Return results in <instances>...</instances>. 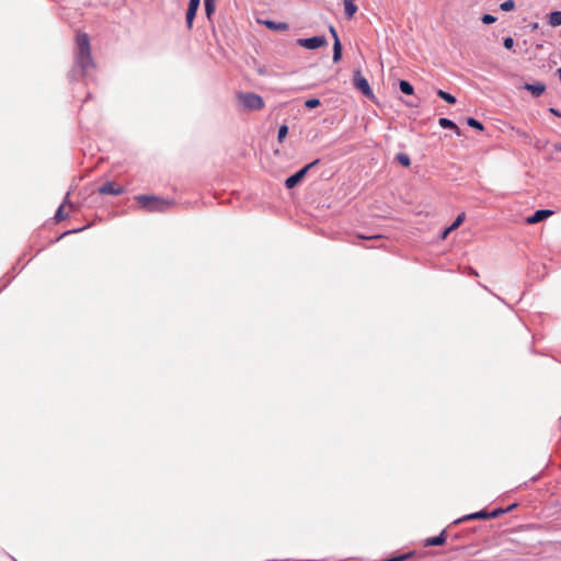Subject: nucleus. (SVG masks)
Segmentation results:
<instances>
[{
  "label": "nucleus",
  "mask_w": 561,
  "mask_h": 561,
  "mask_svg": "<svg viewBox=\"0 0 561 561\" xmlns=\"http://www.w3.org/2000/svg\"><path fill=\"white\" fill-rule=\"evenodd\" d=\"M515 506H516V504H512V505L507 508V511H510V510L514 508Z\"/></svg>",
  "instance_id": "obj_37"
},
{
  "label": "nucleus",
  "mask_w": 561,
  "mask_h": 561,
  "mask_svg": "<svg viewBox=\"0 0 561 561\" xmlns=\"http://www.w3.org/2000/svg\"><path fill=\"white\" fill-rule=\"evenodd\" d=\"M66 204H70L69 193H67L64 203L58 207V209H57V211L55 214V218H56L57 221H60V220L66 218V215H64V207H65Z\"/></svg>",
  "instance_id": "obj_19"
},
{
  "label": "nucleus",
  "mask_w": 561,
  "mask_h": 561,
  "mask_svg": "<svg viewBox=\"0 0 561 561\" xmlns=\"http://www.w3.org/2000/svg\"><path fill=\"white\" fill-rule=\"evenodd\" d=\"M488 513L485 511H479L476 513L467 514L462 517H459L455 520V524L461 523L463 520H470V519H486Z\"/></svg>",
  "instance_id": "obj_11"
},
{
  "label": "nucleus",
  "mask_w": 561,
  "mask_h": 561,
  "mask_svg": "<svg viewBox=\"0 0 561 561\" xmlns=\"http://www.w3.org/2000/svg\"><path fill=\"white\" fill-rule=\"evenodd\" d=\"M505 511L504 510H494L492 511L491 513H488V518H494V517H497L500 514H503Z\"/></svg>",
  "instance_id": "obj_31"
},
{
  "label": "nucleus",
  "mask_w": 561,
  "mask_h": 561,
  "mask_svg": "<svg viewBox=\"0 0 561 561\" xmlns=\"http://www.w3.org/2000/svg\"><path fill=\"white\" fill-rule=\"evenodd\" d=\"M140 208L148 213H162L174 205V201L156 195L141 194L135 197Z\"/></svg>",
  "instance_id": "obj_2"
},
{
  "label": "nucleus",
  "mask_w": 561,
  "mask_h": 561,
  "mask_svg": "<svg viewBox=\"0 0 561 561\" xmlns=\"http://www.w3.org/2000/svg\"><path fill=\"white\" fill-rule=\"evenodd\" d=\"M503 45L506 49H512L514 46V38L512 36H507L503 39Z\"/></svg>",
  "instance_id": "obj_29"
},
{
  "label": "nucleus",
  "mask_w": 561,
  "mask_h": 561,
  "mask_svg": "<svg viewBox=\"0 0 561 561\" xmlns=\"http://www.w3.org/2000/svg\"><path fill=\"white\" fill-rule=\"evenodd\" d=\"M319 161H320L319 159H316L314 161H312L311 163L307 164L306 167H304L302 169H300L299 171H297L293 175L288 176L286 179V181H285V186L287 188H293L294 186H296L302 180V178L306 175V173L311 168L317 165L319 163Z\"/></svg>",
  "instance_id": "obj_6"
},
{
  "label": "nucleus",
  "mask_w": 561,
  "mask_h": 561,
  "mask_svg": "<svg viewBox=\"0 0 561 561\" xmlns=\"http://www.w3.org/2000/svg\"><path fill=\"white\" fill-rule=\"evenodd\" d=\"M553 215V210H550V209H538L536 210L531 216H529L526 221L527 224H537L541 220H543L545 218L549 217Z\"/></svg>",
  "instance_id": "obj_9"
},
{
  "label": "nucleus",
  "mask_w": 561,
  "mask_h": 561,
  "mask_svg": "<svg viewBox=\"0 0 561 561\" xmlns=\"http://www.w3.org/2000/svg\"><path fill=\"white\" fill-rule=\"evenodd\" d=\"M465 218H466L465 213L459 214V215L457 216V218L455 219V221L450 225V229H454V230H455L456 228H458V227L462 224V221L465 220Z\"/></svg>",
  "instance_id": "obj_27"
},
{
  "label": "nucleus",
  "mask_w": 561,
  "mask_h": 561,
  "mask_svg": "<svg viewBox=\"0 0 561 561\" xmlns=\"http://www.w3.org/2000/svg\"><path fill=\"white\" fill-rule=\"evenodd\" d=\"M438 125L443 128H450L454 129L459 135V128L458 126L449 118L442 117L438 119Z\"/></svg>",
  "instance_id": "obj_17"
},
{
  "label": "nucleus",
  "mask_w": 561,
  "mask_h": 561,
  "mask_svg": "<svg viewBox=\"0 0 561 561\" xmlns=\"http://www.w3.org/2000/svg\"><path fill=\"white\" fill-rule=\"evenodd\" d=\"M437 95L449 104L456 103V98L453 94H450L444 90H438Z\"/></svg>",
  "instance_id": "obj_20"
},
{
  "label": "nucleus",
  "mask_w": 561,
  "mask_h": 561,
  "mask_svg": "<svg viewBox=\"0 0 561 561\" xmlns=\"http://www.w3.org/2000/svg\"><path fill=\"white\" fill-rule=\"evenodd\" d=\"M481 21L483 24H492L496 21V18L492 14H483Z\"/></svg>",
  "instance_id": "obj_28"
},
{
  "label": "nucleus",
  "mask_w": 561,
  "mask_h": 561,
  "mask_svg": "<svg viewBox=\"0 0 561 561\" xmlns=\"http://www.w3.org/2000/svg\"><path fill=\"white\" fill-rule=\"evenodd\" d=\"M328 44L327 37L323 35H317L308 38H298L297 45L309 50H314L321 46Z\"/></svg>",
  "instance_id": "obj_5"
},
{
  "label": "nucleus",
  "mask_w": 561,
  "mask_h": 561,
  "mask_svg": "<svg viewBox=\"0 0 561 561\" xmlns=\"http://www.w3.org/2000/svg\"><path fill=\"white\" fill-rule=\"evenodd\" d=\"M525 89L529 91L533 95L539 96L545 92L546 85L541 82L526 83Z\"/></svg>",
  "instance_id": "obj_10"
},
{
  "label": "nucleus",
  "mask_w": 561,
  "mask_h": 561,
  "mask_svg": "<svg viewBox=\"0 0 561 561\" xmlns=\"http://www.w3.org/2000/svg\"><path fill=\"white\" fill-rule=\"evenodd\" d=\"M396 159L397 161L403 165V167H410L411 164V159L410 157L407 154V153H403V152H399L397 156H396Z\"/></svg>",
  "instance_id": "obj_21"
},
{
  "label": "nucleus",
  "mask_w": 561,
  "mask_h": 561,
  "mask_svg": "<svg viewBox=\"0 0 561 561\" xmlns=\"http://www.w3.org/2000/svg\"><path fill=\"white\" fill-rule=\"evenodd\" d=\"M558 78L561 80V68H558L556 71Z\"/></svg>",
  "instance_id": "obj_36"
},
{
  "label": "nucleus",
  "mask_w": 561,
  "mask_h": 561,
  "mask_svg": "<svg viewBox=\"0 0 561 561\" xmlns=\"http://www.w3.org/2000/svg\"><path fill=\"white\" fill-rule=\"evenodd\" d=\"M321 104L320 100L314 98V99H309L305 102V106L307 108H316L318 107L319 105Z\"/></svg>",
  "instance_id": "obj_26"
},
{
  "label": "nucleus",
  "mask_w": 561,
  "mask_h": 561,
  "mask_svg": "<svg viewBox=\"0 0 561 561\" xmlns=\"http://www.w3.org/2000/svg\"><path fill=\"white\" fill-rule=\"evenodd\" d=\"M445 531L443 530L438 536L427 538L425 546H440L445 542Z\"/></svg>",
  "instance_id": "obj_14"
},
{
  "label": "nucleus",
  "mask_w": 561,
  "mask_h": 561,
  "mask_svg": "<svg viewBox=\"0 0 561 561\" xmlns=\"http://www.w3.org/2000/svg\"><path fill=\"white\" fill-rule=\"evenodd\" d=\"M549 112L556 116H561V113L559 112V110L557 108H553V107H550L549 108Z\"/></svg>",
  "instance_id": "obj_34"
},
{
  "label": "nucleus",
  "mask_w": 561,
  "mask_h": 561,
  "mask_svg": "<svg viewBox=\"0 0 561 561\" xmlns=\"http://www.w3.org/2000/svg\"><path fill=\"white\" fill-rule=\"evenodd\" d=\"M262 23L267 28L273 30V31H287L289 27L288 24L285 22H275L272 20H265V21H262Z\"/></svg>",
  "instance_id": "obj_12"
},
{
  "label": "nucleus",
  "mask_w": 561,
  "mask_h": 561,
  "mask_svg": "<svg viewBox=\"0 0 561 561\" xmlns=\"http://www.w3.org/2000/svg\"><path fill=\"white\" fill-rule=\"evenodd\" d=\"M454 229H450V226L447 227L443 232H442V236H440V239H445Z\"/></svg>",
  "instance_id": "obj_33"
},
{
  "label": "nucleus",
  "mask_w": 561,
  "mask_h": 561,
  "mask_svg": "<svg viewBox=\"0 0 561 561\" xmlns=\"http://www.w3.org/2000/svg\"><path fill=\"white\" fill-rule=\"evenodd\" d=\"M548 23L553 26H560L561 25V11H552L548 16Z\"/></svg>",
  "instance_id": "obj_16"
},
{
  "label": "nucleus",
  "mask_w": 561,
  "mask_h": 561,
  "mask_svg": "<svg viewBox=\"0 0 561 561\" xmlns=\"http://www.w3.org/2000/svg\"><path fill=\"white\" fill-rule=\"evenodd\" d=\"M515 8V1L514 0H505L500 4V9L502 11L508 12Z\"/></svg>",
  "instance_id": "obj_24"
},
{
  "label": "nucleus",
  "mask_w": 561,
  "mask_h": 561,
  "mask_svg": "<svg viewBox=\"0 0 561 561\" xmlns=\"http://www.w3.org/2000/svg\"><path fill=\"white\" fill-rule=\"evenodd\" d=\"M553 148H554V150H556V151L561 152V142H560V144H556V145L553 146Z\"/></svg>",
  "instance_id": "obj_35"
},
{
  "label": "nucleus",
  "mask_w": 561,
  "mask_h": 561,
  "mask_svg": "<svg viewBox=\"0 0 561 561\" xmlns=\"http://www.w3.org/2000/svg\"><path fill=\"white\" fill-rule=\"evenodd\" d=\"M196 10H192V9H188L186 10V25H187V28L191 30L193 27V21L196 16Z\"/></svg>",
  "instance_id": "obj_22"
},
{
  "label": "nucleus",
  "mask_w": 561,
  "mask_h": 561,
  "mask_svg": "<svg viewBox=\"0 0 561 561\" xmlns=\"http://www.w3.org/2000/svg\"><path fill=\"white\" fill-rule=\"evenodd\" d=\"M287 134H288V126L287 125H282L278 128L277 140L279 142H282L285 139V137L287 136Z\"/></svg>",
  "instance_id": "obj_25"
},
{
  "label": "nucleus",
  "mask_w": 561,
  "mask_h": 561,
  "mask_svg": "<svg viewBox=\"0 0 561 561\" xmlns=\"http://www.w3.org/2000/svg\"><path fill=\"white\" fill-rule=\"evenodd\" d=\"M98 192L101 195H121L125 192V188L123 186L115 187L114 183L112 181L105 182L102 186L98 188Z\"/></svg>",
  "instance_id": "obj_8"
},
{
  "label": "nucleus",
  "mask_w": 561,
  "mask_h": 561,
  "mask_svg": "<svg viewBox=\"0 0 561 561\" xmlns=\"http://www.w3.org/2000/svg\"><path fill=\"white\" fill-rule=\"evenodd\" d=\"M216 2L217 0H204V10L208 20L211 19V15L216 11Z\"/></svg>",
  "instance_id": "obj_15"
},
{
  "label": "nucleus",
  "mask_w": 561,
  "mask_h": 561,
  "mask_svg": "<svg viewBox=\"0 0 561 561\" xmlns=\"http://www.w3.org/2000/svg\"><path fill=\"white\" fill-rule=\"evenodd\" d=\"M199 3L201 1L199 0H190L188 2V9H192V10H198V7H199Z\"/></svg>",
  "instance_id": "obj_30"
},
{
  "label": "nucleus",
  "mask_w": 561,
  "mask_h": 561,
  "mask_svg": "<svg viewBox=\"0 0 561 561\" xmlns=\"http://www.w3.org/2000/svg\"><path fill=\"white\" fill-rule=\"evenodd\" d=\"M329 31L334 39L333 43V62H337L342 56V45L337 35L336 30L333 25H330Z\"/></svg>",
  "instance_id": "obj_7"
},
{
  "label": "nucleus",
  "mask_w": 561,
  "mask_h": 561,
  "mask_svg": "<svg viewBox=\"0 0 561 561\" xmlns=\"http://www.w3.org/2000/svg\"><path fill=\"white\" fill-rule=\"evenodd\" d=\"M467 124H468V126H470L479 131H482L484 129L483 124L473 117H468Z\"/></svg>",
  "instance_id": "obj_23"
},
{
  "label": "nucleus",
  "mask_w": 561,
  "mask_h": 561,
  "mask_svg": "<svg viewBox=\"0 0 561 561\" xmlns=\"http://www.w3.org/2000/svg\"><path fill=\"white\" fill-rule=\"evenodd\" d=\"M238 99L248 110H260L264 105L263 99L255 93H241Z\"/></svg>",
  "instance_id": "obj_3"
},
{
  "label": "nucleus",
  "mask_w": 561,
  "mask_h": 561,
  "mask_svg": "<svg viewBox=\"0 0 561 561\" xmlns=\"http://www.w3.org/2000/svg\"><path fill=\"white\" fill-rule=\"evenodd\" d=\"M358 238L364 239V240H373V239H379V238H381V236L380 234H375V236L358 234Z\"/></svg>",
  "instance_id": "obj_32"
},
{
  "label": "nucleus",
  "mask_w": 561,
  "mask_h": 561,
  "mask_svg": "<svg viewBox=\"0 0 561 561\" xmlns=\"http://www.w3.org/2000/svg\"><path fill=\"white\" fill-rule=\"evenodd\" d=\"M78 54L76 56V65L82 70L83 75H88L94 69V61L91 56L90 38L87 33L77 35Z\"/></svg>",
  "instance_id": "obj_1"
},
{
  "label": "nucleus",
  "mask_w": 561,
  "mask_h": 561,
  "mask_svg": "<svg viewBox=\"0 0 561 561\" xmlns=\"http://www.w3.org/2000/svg\"><path fill=\"white\" fill-rule=\"evenodd\" d=\"M353 84L365 96L374 98L373 90L369 85L368 80L362 75L360 70H355L353 73Z\"/></svg>",
  "instance_id": "obj_4"
},
{
  "label": "nucleus",
  "mask_w": 561,
  "mask_h": 561,
  "mask_svg": "<svg viewBox=\"0 0 561 561\" xmlns=\"http://www.w3.org/2000/svg\"><path fill=\"white\" fill-rule=\"evenodd\" d=\"M399 88L402 93L408 95H411L414 92L413 85L407 80H400Z\"/></svg>",
  "instance_id": "obj_18"
},
{
  "label": "nucleus",
  "mask_w": 561,
  "mask_h": 561,
  "mask_svg": "<svg viewBox=\"0 0 561 561\" xmlns=\"http://www.w3.org/2000/svg\"><path fill=\"white\" fill-rule=\"evenodd\" d=\"M345 16L346 19H352L357 11V5L355 4V0H343Z\"/></svg>",
  "instance_id": "obj_13"
}]
</instances>
